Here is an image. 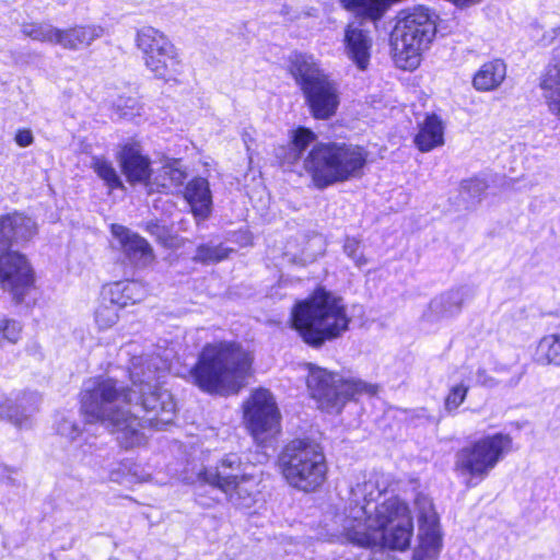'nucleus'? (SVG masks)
I'll list each match as a JSON object with an SVG mask.
<instances>
[{"label":"nucleus","instance_id":"2eb2a0df","mask_svg":"<svg viewBox=\"0 0 560 560\" xmlns=\"http://www.w3.org/2000/svg\"><path fill=\"white\" fill-rule=\"evenodd\" d=\"M244 419L256 440L265 433L277 432L280 415L271 393L255 390L244 405Z\"/></svg>","mask_w":560,"mask_h":560},{"label":"nucleus","instance_id":"f03ea898","mask_svg":"<svg viewBox=\"0 0 560 560\" xmlns=\"http://www.w3.org/2000/svg\"><path fill=\"white\" fill-rule=\"evenodd\" d=\"M380 494L376 481L363 476L351 487L348 502L335 511L326 525L331 535L361 547L407 550L413 536L410 510L396 497L373 506Z\"/></svg>","mask_w":560,"mask_h":560},{"label":"nucleus","instance_id":"a211bd4d","mask_svg":"<svg viewBox=\"0 0 560 560\" xmlns=\"http://www.w3.org/2000/svg\"><path fill=\"white\" fill-rule=\"evenodd\" d=\"M117 159L122 173L130 184L150 185L149 179L152 174L150 161L141 153L138 144L127 143L122 145Z\"/></svg>","mask_w":560,"mask_h":560},{"label":"nucleus","instance_id":"6ab92c4d","mask_svg":"<svg viewBox=\"0 0 560 560\" xmlns=\"http://www.w3.org/2000/svg\"><path fill=\"white\" fill-rule=\"evenodd\" d=\"M40 401L36 394L24 395L21 399L13 400L7 394L0 393V419H7L19 428L31 425V412L37 409Z\"/></svg>","mask_w":560,"mask_h":560},{"label":"nucleus","instance_id":"473e14b6","mask_svg":"<svg viewBox=\"0 0 560 560\" xmlns=\"http://www.w3.org/2000/svg\"><path fill=\"white\" fill-rule=\"evenodd\" d=\"M119 307L114 303L106 301V296L102 294V301L95 310L94 318L100 329H108L118 322Z\"/></svg>","mask_w":560,"mask_h":560},{"label":"nucleus","instance_id":"ea45409f","mask_svg":"<svg viewBox=\"0 0 560 560\" xmlns=\"http://www.w3.org/2000/svg\"><path fill=\"white\" fill-rule=\"evenodd\" d=\"M16 471L11 468L0 464V481L5 485H11L15 482Z\"/></svg>","mask_w":560,"mask_h":560},{"label":"nucleus","instance_id":"7ed1b4c3","mask_svg":"<svg viewBox=\"0 0 560 560\" xmlns=\"http://www.w3.org/2000/svg\"><path fill=\"white\" fill-rule=\"evenodd\" d=\"M369 152L360 145L317 142L311 129L299 127L290 136L285 161L295 164L302 160L303 170L314 186L325 189L337 183L360 178L364 174Z\"/></svg>","mask_w":560,"mask_h":560},{"label":"nucleus","instance_id":"f3484780","mask_svg":"<svg viewBox=\"0 0 560 560\" xmlns=\"http://www.w3.org/2000/svg\"><path fill=\"white\" fill-rule=\"evenodd\" d=\"M343 51L352 63L360 70L365 71L370 66L373 40L369 32L360 24L352 22L345 27Z\"/></svg>","mask_w":560,"mask_h":560},{"label":"nucleus","instance_id":"a878e982","mask_svg":"<svg viewBox=\"0 0 560 560\" xmlns=\"http://www.w3.org/2000/svg\"><path fill=\"white\" fill-rule=\"evenodd\" d=\"M392 2L393 0H339L345 10L371 21L381 20Z\"/></svg>","mask_w":560,"mask_h":560},{"label":"nucleus","instance_id":"72a5a7b5","mask_svg":"<svg viewBox=\"0 0 560 560\" xmlns=\"http://www.w3.org/2000/svg\"><path fill=\"white\" fill-rule=\"evenodd\" d=\"M55 430L58 435L69 442H74L82 435L80 424L70 415H60L56 420Z\"/></svg>","mask_w":560,"mask_h":560},{"label":"nucleus","instance_id":"9d476101","mask_svg":"<svg viewBox=\"0 0 560 560\" xmlns=\"http://www.w3.org/2000/svg\"><path fill=\"white\" fill-rule=\"evenodd\" d=\"M307 387L319 408L327 412H340L357 396L374 395L377 387L354 377H345L308 363Z\"/></svg>","mask_w":560,"mask_h":560},{"label":"nucleus","instance_id":"4be33fe9","mask_svg":"<svg viewBox=\"0 0 560 560\" xmlns=\"http://www.w3.org/2000/svg\"><path fill=\"white\" fill-rule=\"evenodd\" d=\"M102 294L106 296V301L121 308L128 304L140 302L145 294V290L137 281H125L107 285Z\"/></svg>","mask_w":560,"mask_h":560},{"label":"nucleus","instance_id":"412c9836","mask_svg":"<svg viewBox=\"0 0 560 560\" xmlns=\"http://www.w3.org/2000/svg\"><path fill=\"white\" fill-rule=\"evenodd\" d=\"M444 124L435 115H428L419 124L418 133L415 137V144L421 152H430L433 149L444 144Z\"/></svg>","mask_w":560,"mask_h":560},{"label":"nucleus","instance_id":"b1692460","mask_svg":"<svg viewBox=\"0 0 560 560\" xmlns=\"http://www.w3.org/2000/svg\"><path fill=\"white\" fill-rule=\"evenodd\" d=\"M505 75V63L501 59H494L480 67L474 77L472 84L478 91H492L501 85Z\"/></svg>","mask_w":560,"mask_h":560},{"label":"nucleus","instance_id":"f704fd0d","mask_svg":"<svg viewBox=\"0 0 560 560\" xmlns=\"http://www.w3.org/2000/svg\"><path fill=\"white\" fill-rule=\"evenodd\" d=\"M229 255V249L218 245V246H209V245H200L197 247L196 255L194 257L195 260L206 264L218 262Z\"/></svg>","mask_w":560,"mask_h":560},{"label":"nucleus","instance_id":"393cba45","mask_svg":"<svg viewBox=\"0 0 560 560\" xmlns=\"http://www.w3.org/2000/svg\"><path fill=\"white\" fill-rule=\"evenodd\" d=\"M540 88L550 112L560 118V61H551L542 75Z\"/></svg>","mask_w":560,"mask_h":560},{"label":"nucleus","instance_id":"9b49d317","mask_svg":"<svg viewBox=\"0 0 560 560\" xmlns=\"http://www.w3.org/2000/svg\"><path fill=\"white\" fill-rule=\"evenodd\" d=\"M198 478L221 490L228 501L240 509L253 506L259 493L257 478L244 471L236 454L225 455L217 467L200 471Z\"/></svg>","mask_w":560,"mask_h":560},{"label":"nucleus","instance_id":"f257e3e1","mask_svg":"<svg viewBox=\"0 0 560 560\" xmlns=\"http://www.w3.org/2000/svg\"><path fill=\"white\" fill-rule=\"evenodd\" d=\"M166 361L155 355L135 357L129 368L131 387L112 377L86 381L81 393V412L88 422H100L117 434L125 448L145 442L144 429H163L173 422L176 405L160 387Z\"/></svg>","mask_w":560,"mask_h":560},{"label":"nucleus","instance_id":"a19ab883","mask_svg":"<svg viewBox=\"0 0 560 560\" xmlns=\"http://www.w3.org/2000/svg\"><path fill=\"white\" fill-rule=\"evenodd\" d=\"M127 103H130V105H127L130 108H133L135 104L137 103L133 98H128Z\"/></svg>","mask_w":560,"mask_h":560},{"label":"nucleus","instance_id":"c9c22d12","mask_svg":"<svg viewBox=\"0 0 560 560\" xmlns=\"http://www.w3.org/2000/svg\"><path fill=\"white\" fill-rule=\"evenodd\" d=\"M343 252L353 260L357 267L361 268L368 264V259L360 249V242L358 240L348 237L345 241Z\"/></svg>","mask_w":560,"mask_h":560},{"label":"nucleus","instance_id":"0eeeda50","mask_svg":"<svg viewBox=\"0 0 560 560\" xmlns=\"http://www.w3.org/2000/svg\"><path fill=\"white\" fill-rule=\"evenodd\" d=\"M279 469L287 483L305 493L320 488L327 478L322 447L310 440H293L279 455Z\"/></svg>","mask_w":560,"mask_h":560},{"label":"nucleus","instance_id":"6e6552de","mask_svg":"<svg viewBox=\"0 0 560 560\" xmlns=\"http://www.w3.org/2000/svg\"><path fill=\"white\" fill-rule=\"evenodd\" d=\"M289 69L317 119L332 116L339 105L338 84L330 80L312 55L293 52Z\"/></svg>","mask_w":560,"mask_h":560},{"label":"nucleus","instance_id":"423d86ee","mask_svg":"<svg viewBox=\"0 0 560 560\" xmlns=\"http://www.w3.org/2000/svg\"><path fill=\"white\" fill-rule=\"evenodd\" d=\"M36 234V222L23 213L0 217V284L18 302L24 299L34 279L26 257L11 247L31 241Z\"/></svg>","mask_w":560,"mask_h":560},{"label":"nucleus","instance_id":"79ce46f5","mask_svg":"<svg viewBox=\"0 0 560 560\" xmlns=\"http://www.w3.org/2000/svg\"><path fill=\"white\" fill-rule=\"evenodd\" d=\"M558 34L560 33V26L556 28V31Z\"/></svg>","mask_w":560,"mask_h":560},{"label":"nucleus","instance_id":"1a4fd4ad","mask_svg":"<svg viewBox=\"0 0 560 560\" xmlns=\"http://www.w3.org/2000/svg\"><path fill=\"white\" fill-rule=\"evenodd\" d=\"M435 23L423 7L404 11L393 31V43L397 65L413 70L420 65L421 55L435 37Z\"/></svg>","mask_w":560,"mask_h":560},{"label":"nucleus","instance_id":"dca6fc26","mask_svg":"<svg viewBox=\"0 0 560 560\" xmlns=\"http://www.w3.org/2000/svg\"><path fill=\"white\" fill-rule=\"evenodd\" d=\"M112 234L130 264L145 267L153 261L154 255L150 244L137 233L122 225L113 224Z\"/></svg>","mask_w":560,"mask_h":560},{"label":"nucleus","instance_id":"20e7f679","mask_svg":"<svg viewBox=\"0 0 560 560\" xmlns=\"http://www.w3.org/2000/svg\"><path fill=\"white\" fill-rule=\"evenodd\" d=\"M254 358L234 341H214L203 346L189 371L194 385L210 395L237 394L252 374Z\"/></svg>","mask_w":560,"mask_h":560},{"label":"nucleus","instance_id":"ddd939ff","mask_svg":"<svg viewBox=\"0 0 560 560\" xmlns=\"http://www.w3.org/2000/svg\"><path fill=\"white\" fill-rule=\"evenodd\" d=\"M136 44L145 68L155 79L176 81L183 73V62L174 44L159 30L145 26L138 31Z\"/></svg>","mask_w":560,"mask_h":560},{"label":"nucleus","instance_id":"c756f323","mask_svg":"<svg viewBox=\"0 0 560 560\" xmlns=\"http://www.w3.org/2000/svg\"><path fill=\"white\" fill-rule=\"evenodd\" d=\"M22 33L34 40L60 45L61 30L48 23L24 24Z\"/></svg>","mask_w":560,"mask_h":560},{"label":"nucleus","instance_id":"c85d7f7f","mask_svg":"<svg viewBox=\"0 0 560 560\" xmlns=\"http://www.w3.org/2000/svg\"><path fill=\"white\" fill-rule=\"evenodd\" d=\"M463 303L460 290L450 291L435 298L430 303L431 311L438 316H451L459 312Z\"/></svg>","mask_w":560,"mask_h":560},{"label":"nucleus","instance_id":"4c0bfd02","mask_svg":"<svg viewBox=\"0 0 560 560\" xmlns=\"http://www.w3.org/2000/svg\"><path fill=\"white\" fill-rule=\"evenodd\" d=\"M487 189V184L481 178H472L463 183V190L474 198H479Z\"/></svg>","mask_w":560,"mask_h":560},{"label":"nucleus","instance_id":"aec40b11","mask_svg":"<svg viewBox=\"0 0 560 560\" xmlns=\"http://www.w3.org/2000/svg\"><path fill=\"white\" fill-rule=\"evenodd\" d=\"M185 199L190 205L196 218L205 220L209 217L212 208V195L206 178L197 177L190 180L186 186Z\"/></svg>","mask_w":560,"mask_h":560},{"label":"nucleus","instance_id":"bb28decb","mask_svg":"<svg viewBox=\"0 0 560 560\" xmlns=\"http://www.w3.org/2000/svg\"><path fill=\"white\" fill-rule=\"evenodd\" d=\"M535 363L560 368V332L549 334L539 339L533 352Z\"/></svg>","mask_w":560,"mask_h":560},{"label":"nucleus","instance_id":"cd10ccee","mask_svg":"<svg viewBox=\"0 0 560 560\" xmlns=\"http://www.w3.org/2000/svg\"><path fill=\"white\" fill-rule=\"evenodd\" d=\"M186 172L178 160L166 162L154 175L153 183L158 188L171 190L183 185Z\"/></svg>","mask_w":560,"mask_h":560},{"label":"nucleus","instance_id":"2f4dec72","mask_svg":"<svg viewBox=\"0 0 560 560\" xmlns=\"http://www.w3.org/2000/svg\"><path fill=\"white\" fill-rule=\"evenodd\" d=\"M23 325L15 318L0 315V347L16 345L22 338Z\"/></svg>","mask_w":560,"mask_h":560},{"label":"nucleus","instance_id":"39448f33","mask_svg":"<svg viewBox=\"0 0 560 560\" xmlns=\"http://www.w3.org/2000/svg\"><path fill=\"white\" fill-rule=\"evenodd\" d=\"M290 320L291 327L306 345L320 348L348 331L351 317L342 298L318 288L294 304Z\"/></svg>","mask_w":560,"mask_h":560},{"label":"nucleus","instance_id":"5701e85b","mask_svg":"<svg viewBox=\"0 0 560 560\" xmlns=\"http://www.w3.org/2000/svg\"><path fill=\"white\" fill-rule=\"evenodd\" d=\"M104 35V28L100 25H81L68 30H61L60 46L78 50L89 47L94 40Z\"/></svg>","mask_w":560,"mask_h":560},{"label":"nucleus","instance_id":"e433bc0d","mask_svg":"<svg viewBox=\"0 0 560 560\" xmlns=\"http://www.w3.org/2000/svg\"><path fill=\"white\" fill-rule=\"evenodd\" d=\"M468 388L463 385L458 384L451 388L448 395L445 398V408L448 411L456 410L462 402L465 400L467 395Z\"/></svg>","mask_w":560,"mask_h":560},{"label":"nucleus","instance_id":"58836bf2","mask_svg":"<svg viewBox=\"0 0 560 560\" xmlns=\"http://www.w3.org/2000/svg\"><path fill=\"white\" fill-rule=\"evenodd\" d=\"M14 140L19 147L26 148L34 142V136L30 129H19Z\"/></svg>","mask_w":560,"mask_h":560},{"label":"nucleus","instance_id":"4468645a","mask_svg":"<svg viewBox=\"0 0 560 560\" xmlns=\"http://www.w3.org/2000/svg\"><path fill=\"white\" fill-rule=\"evenodd\" d=\"M415 504L418 511L419 541L412 559L435 560L441 550V534L433 503L428 497L418 495Z\"/></svg>","mask_w":560,"mask_h":560},{"label":"nucleus","instance_id":"7c9ffc66","mask_svg":"<svg viewBox=\"0 0 560 560\" xmlns=\"http://www.w3.org/2000/svg\"><path fill=\"white\" fill-rule=\"evenodd\" d=\"M92 168L110 190L124 187L117 171L108 160L94 158Z\"/></svg>","mask_w":560,"mask_h":560},{"label":"nucleus","instance_id":"f8f14e48","mask_svg":"<svg viewBox=\"0 0 560 560\" xmlns=\"http://www.w3.org/2000/svg\"><path fill=\"white\" fill-rule=\"evenodd\" d=\"M512 448L509 434L494 433L474 441L456 454L455 468L471 481L483 480Z\"/></svg>","mask_w":560,"mask_h":560}]
</instances>
